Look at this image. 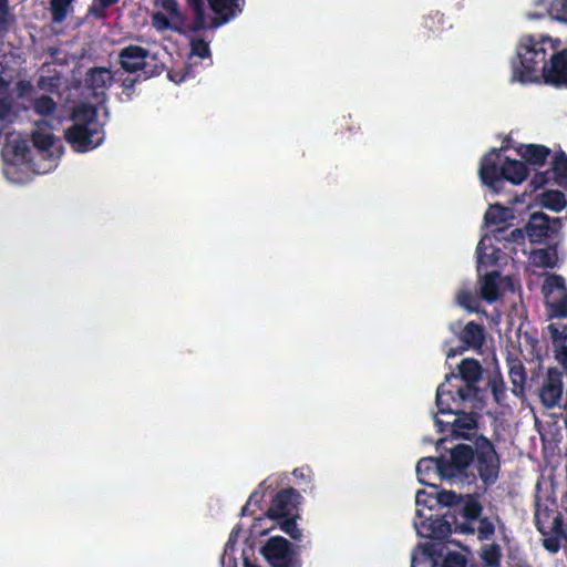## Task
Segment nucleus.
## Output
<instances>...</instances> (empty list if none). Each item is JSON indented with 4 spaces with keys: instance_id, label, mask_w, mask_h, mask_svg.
Returning <instances> with one entry per match:
<instances>
[{
    "instance_id": "f257e3e1",
    "label": "nucleus",
    "mask_w": 567,
    "mask_h": 567,
    "mask_svg": "<svg viewBox=\"0 0 567 567\" xmlns=\"http://www.w3.org/2000/svg\"><path fill=\"white\" fill-rule=\"evenodd\" d=\"M458 370L460 375L447 374L437 388L434 423L441 433L447 432L452 436L467 439L475 429L476 421L471 414H460V409L475 395V383L481 379L482 368L476 360L464 359L458 364Z\"/></svg>"
},
{
    "instance_id": "f03ea898",
    "label": "nucleus",
    "mask_w": 567,
    "mask_h": 567,
    "mask_svg": "<svg viewBox=\"0 0 567 567\" xmlns=\"http://www.w3.org/2000/svg\"><path fill=\"white\" fill-rule=\"evenodd\" d=\"M55 122L39 121L32 132L33 145L41 162L33 164L30 150L24 140L11 136L3 147V173L8 181L23 184L31 179L34 173L44 174L52 171L63 153V146L53 133Z\"/></svg>"
},
{
    "instance_id": "7ed1b4c3",
    "label": "nucleus",
    "mask_w": 567,
    "mask_h": 567,
    "mask_svg": "<svg viewBox=\"0 0 567 567\" xmlns=\"http://www.w3.org/2000/svg\"><path fill=\"white\" fill-rule=\"evenodd\" d=\"M555 51L556 42L547 35H523L516 47V59L512 63V80L522 84L540 82L546 58Z\"/></svg>"
},
{
    "instance_id": "20e7f679",
    "label": "nucleus",
    "mask_w": 567,
    "mask_h": 567,
    "mask_svg": "<svg viewBox=\"0 0 567 567\" xmlns=\"http://www.w3.org/2000/svg\"><path fill=\"white\" fill-rule=\"evenodd\" d=\"M73 125L65 132V138L75 152L84 153L102 144L104 132L94 107L81 104L72 114Z\"/></svg>"
},
{
    "instance_id": "39448f33",
    "label": "nucleus",
    "mask_w": 567,
    "mask_h": 567,
    "mask_svg": "<svg viewBox=\"0 0 567 567\" xmlns=\"http://www.w3.org/2000/svg\"><path fill=\"white\" fill-rule=\"evenodd\" d=\"M478 173L483 184L495 193L499 190L498 184L502 181L519 185L528 175L527 167L523 162L511 159L502 151L496 150L487 153L482 158Z\"/></svg>"
},
{
    "instance_id": "423d86ee",
    "label": "nucleus",
    "mask_w": 567,
    "mask_h": 567,
    "mask_svg": "<svg viewBox=\"0 0 567 567\" xmlns=\"http://www.w3.org/2000/svg\"><path fill=\"white\" fill-rule=\"evenodd\" d=\"M193 13V30L219 27L243 10L244 0H187Z\"/></svg>"
},
{
    "instance_id": "0eeeda50",
    "label": "nucleus",
    "mask_w": 567,
    "mask_h": 567,
    "mask_svg": "<svg viewBox=\"0 0 567 567\" xmlns=\"http://www.w3.org/2000/svg\"><path fill=\"white\" fill-rule=\"evenodd\" d=\"M298 495L288 489L277 494L268 509V517L277 520L280 528L293 539L301 537V532L296 523V504Z\"/></svg>"
},
{
    "instance_id": "6e6552de",
    "label": "nucleus",
    "mask_w": 567,
    "mask_h": 567,
    "mask_svg": "<svg viewBox=\"0 0 567 567\" xmlns=\"http://www.w3.org/2000/svg\"><path fill=\"white\" fill-rule=\"evenodd\" d=\"M152 23L157 31L169 30L178 33L194 31L193 22L186 23L185 13L176 0H155Z\"/></svg>"
},
{
    "instance_id": "1a4fd4ad",
    "label": "nucleus",
    "mask_w": 567,
    "mask_h": 567,
    "mask_svg": "<svg viewBox=\"0 0 567 567\" xmlns=\"http://www.w3.org/2000/svg\"><path fill=\"white\" fill-rule=\"evenodd\" d=\"M543 292L550 318L567 317V290L560 276H548L543 285Z\"/></svg>"
},
{
    "instance_id": "9d476101",
    "label": "nucleus",
    "mask_w": 567,
    "mask_h": 567,
    "mask_svg": "<svg viewBox=\"0 0 567 567\" xmlns=\"http://www.w3.org/2000/svg\"><path fill=\"white\" fill-rule=\"evenodd\" d=\"M260 553L271 567H295L290 543L280 536L271 537Z\"/></svg>"
},
{
    "instance_id": "9b49d317",
    "label": "nucleus",
    "mask_w": 567,
    "mask_h": 567,
    "mask_svg": "<svg viewBox=\"0 0 567 567\" xmlns=\"http://www.w3.org/2000/svg\"><path fill=\"white\" fill-rule=\"evenodd\" d=\"M480 280V295L481 297L493 302L502 297L506 291H513L514 284L508 277H501L496 271L488 272L487 270L483 274Z\"/></svg>"
},
{
    "instance_id": "f8f14e48",
    "label": "nucleus",
    "mask_w": 567,
    "mask_h": 567,
    "mask_svg": "<svg viewBox=\"0 0 567 567\" xmlns=\"http://www.w3.org/2000/svg\"><path fill=\"white\" fill-rule=\"evenodd\" d=\"M416 475L421 484L435 487L437 480L452 477L454 473L446 464L441 463L439 460L424 457L416 465Z\"/></svg>"
},
{
    "instance_id": "ddd939ff",
    "label": "nucleus",
    "mask_w": 567,
    "mask_h": 567,
    "mask_svg": "<svg viewBox=\"0 0 567 567\" xmlns=\"http://www.w3.org/2000/svg\"><path fill=\"white\" fill-rule=\"evenodd\" d=\"M549 56L550 63H545L542 80L554 86H567V51H555Z\"/></svg>"
},
{
    "instance_id": "4468645a",
    "label": "nucleus",
    "mask_w": 567,
    "mask_h": 567,
    "mask_svg": "<svg viewBox=\"0 0 567 567\" xmlns=\"http://www.w3.org/2000/svg\"><path fill=\"white\" fill-rule=\"evenodd\" d=\"M499 240L496 235H484L480 240L476 249L478 274H483L489 266L496 265L502 260L503 254L501 248L495 245Z\"/></svg>"
},
{
    "instance_id": "2eb2a0df",
    "label": "nucleus",
    "mask_w": 567,
    "mask_h": 567,
    "mask_svg": "<svg viewBox=\"0 0 567 567\" xmlns=\"http://www.w3.org/2000/svg\"><path fill=\"white\" fill-rule=\"evenodd\" d=\"M414 528L421 537L424 538H444L451 533L450 525L440 517L425 515L422 518L416 517Z\"/></svg>"
},
{
    "instance_id": "dca6fc26",
    "label": "nucleus",
    "mask_w": 567,
    "mask_h": 567,
    "mask_svg": "<svg viewBox=\"0 0 567 567\" xmlns=\"http://www.w3.org/2000/svg\"><path fill=\"white\" fill-rule=\"evenodd\" d=\"M514 210L512 207L501 204H491L485 212L484 221L486 226L495 227L501 233L514 219Z\"/></svg>"
},
{
    "instance_id": "f3484780",
    "label": "nucleus",
    "mask_w": 567,
    "mask_h": 567,
    "mask_svg": "<svg viewBox=\"0 0 567 567\" xmlns=\"http://www.w3.org/2000/svg\"><path fill=\"white\" fill-rule=\"evenodd\" d=\"M147 51L141 47H128L121 51L122 66L128 72H135L144 66Z\"/></svg>"
},
{
    "instance_id": "a211bd4d",
    "label": "nucleus",
    "mask_w": 567,
    "mask_h": 567,
    "mask_svg": "<svg viewBox=\"0 0 567 567\" xmlns=\"http://www.w3.org/2000/svg\"><path fill=\"white\" fill-rule=\"evenodd\" d=\"M563 394V381L558 375L549 374L540 390V400L547 406L556 405Z\"/></svg>"
},
{
    "instance_id": "6ab92c4d",
    "label": "nucleus",
    "mask_w": 567,
    "mask_h": 567,
    "mask_svg": "<svg viewBox=\"0 0 567 567\" xmlns=\"http://www.w3.org/2000/svg\"><path fill=\"white\" fill-rule=\"evenodd\" d=\"M549 230V218L544 213H534L530 215L526 225V234L530 241L542 240Z\"/></svg>"
},
{
    "instance_id": "aec40b11",
    "label": "nucleus",
    "mask_w": 567,
    "mask_h": 567,
    "mask_svg": "<svg viewBox=\"0 0 567 567\" xmlns=\"http://www.w3.org/2000/svg\"><path fill=\"white\" fill-rule=\"evenodd\" d=\"M480 473L486 483L494 482L497 476L498 462L495 452L491 447L483 452L480 457Z\"/></svg>"
},
{
    "instance_id": "412c9836",
    "label": "nucleus",
    "mask_w": 567,
    "mask_h": 567,
    "mask_svg": "<svg viewBox=\"0 0 567 567\" xmlns=\"http://www.w3.org/2000/svg\"><path fill=\"white\" fill-rule=\"evenodd\" d=\"M112 79L113 76L110 70L105 68H96L92 69L87 73L86 83L97 95L111 84Z\"/></svg>"
},
{
    "instance_id": "4be33fe9",
    "label": "nucleus",
    "mask_w": 567,
    "mask_h": 567,
    "mask_svg": "<svg viewBox=\"0 0 567 567\" xmlns=\"http://www.w3.org/2000/svg\"><path fill=\"white\" fill-rule=\"evenodd\" d=\"M436 550L433 545L419 547L412 555L411 567H436Z\"/></svg>"
},
{
    "instance_id": "5701e85b",
    "label": "nucleus",
    "mask_w": 567,
    "mask_h": 567,
    "mask_svg": "<svg viewBox=\"0 0 567 567\" xmlns=\"http://www.w3.org/2000/svg\"><path fill=\"white\" fill-rule=\"evenodd\" d=\"M473 460V451L468 445H457L451 452V465L453 472L461 471L470 465Z\"/></svg>"
},
{
    "instance_id": "b1692460",
    "label": "nucleus",
    "mask_w": 567,
    "mask_h": 567,
    "mask_svg": "<svg viewBox=\"0 0 567 567\" xmlns=\"http://www.w3.org/2000/svg\"><path fill=\"white\" fill-rule=\"evenodd\" d=\"M416 517L422 518L437 506L436 492L417 491L415 495Z\"/></svg>"
},
{
    "instance_id": "393cba45",
    "label": "nucleus",
    "mask_w": 567,
    "mask_h": 567,
    "mask_svg": "<svg viewBox=\"0 0 567 567\" xmlns=\"http://www.w3.org/2000/svg\"><path fill=\"white\" fill-rule=\"evenodd\" d=\"M55 107L56 105L53 99L47 95H41L37 97L33 103L34 112L38 115L43 116V121L52 120V122H55V124H60V117H56L54 115Z\"/></svg>"
},
{
    "instance_id": "a878e982",
    "label": "nucleus",
    "mask_w": 567,
    "mask_h": 567,
    "mask_svg": "<svg viewBox=\"0 0 567 567\" xmlns=\"http://www.w3.org/2000/svg\"><path fill=\"white\" fill-rule=\"evenodd\" d=\"M539 204L553 212L559 213L566 206L565 195L559 190H546L538 196Z\"/></svg>"
},
{
    "instance_id": "bb28decb",
    "label": "nucleus",
    "mask_w": 567,
    "mask_h": 567,
    "mask_svg": "<svg viewBox=\"0 0 567 567\" xmlns=\"http://www.w3.org/2000/svg\"><path fill=\"white\" fill-rule=\"evenodd\" d=\"M529 264L537 268L554 267L557 262V255L553 249H536L529 255Z\"/></svg>"
},
{
    "instance_id": "cd10ccee",
    "label": "nucleus",
    "mask_w": 567,
    "mask_h": 567,
    "mask_svg": "<svg viewBox=\"0 0 567 567\" xmlns=\"http://www.w3.org/2000/svg\"><path fill=\"white\" fill-rule=\"evenodd\" d=\"M462 340L471 348H480L484 342L483 328L474 322H468L462 333Z\"/></svg>"
},
{
    "instance_id": "c85d7f7f",
    "label": "nucleus",
    "mask_w": 567,
    "mask_h": 567,
    "mask_svg": "<svg viewBox=\"0 0 567 567\" xmlns=\"http://www.w3.org/2000/svg\"><path fill=\"white\" fill-rule=\"evenodd\" d=\"M519 153L523 158L533 163V164H542L548 156L549 152L546 147L540 145H523L519 148Z\"/></svg>"
},
{
    "instance_id": "c756f323",
    "label": "nucleus",
    "mask_w": 567,
    "mask_h": 567,
    "mask_svg": "<svg viewBox=\"0 0 567 567\" xmlns=\"http://www.w3.org/2000/svg\"><path fill=\"white\" fill-rule=\"evenodd\" d=\"M74 0H51L53 20L62 22L73 11Z\"/></svg>"
},
{
    "instance_id": "7c9ffc66",
    "label": "nucleus",
    "mask_w": 567,
    "mask_h": 567,
    "mask_svg": "<svg viewBox=\"0 0 567 567\" xmlns=\"http://www.w3.org/2000/svg\"><path fill=\"white\" fill-rule=\"evenodd\" d=\"M456 301L458 306L466 309L467 311H476L478 309V301L476 296H474L470 290L463 288L458 291L456 296Z\"/></svg>"
},
{
    "instance_id": "2f4dec72",
    "label": "nucleus",
    "mask_w": 567,
    "mask_h": 567,
    "mask_svg": "<svg viewBox=\"0 0 567 567\" xmlns=\"http://www.w3.org/2000/svg\"><path fill=\"white\" fill-rule=\"evenodd\" d=\"M440 556H443L442 567H466V559L461 553L440 550Z\"/></svg>"
},
{
    "instance_id": "473e14b6",
    "label": "nucleus",
    "mask_w": 567,
    "mask_h": 567,
    "mask_svg": "<svg viewBox=\"0 0 567 567\" xmlns=\"http://www.w3.org/2000/svg\"><path fill=\"white\" fill-rule=\"evenodd\" d=\"M503 246L505 248L516 250L522 247L525 243V233L522 229H514L508 236H505Z\"/></svg>"
},
{
    "instance_id": "72a5a7b5",
    "label": "nucleus",
    "mask_w": 567,
    "mask_h": 567,
    "mask_svg": "<svg viewBox=\"0 0 567 567\" xmlns=\"http://www.w3.org/2000/svg\"><path fill=\"white\" fill-rule=\"evenodd\" d=\"M549 13L554 19L567 23V0H553Z\"/></svg>"
},
{
    "instance_id": "f704fd0d",
    "label": "nucleus",
    "mask_w": 567,
    "mask_h": 567,
    "mask_svg": "<svg viewBox=\"0 0 567 567\" xmlns=\"http://www.w3.org/2000/svg\"><path fill=\"white\" fill-rule=\"evenodd\" d=\"M481 557L487 566H496L499 560V548L496 545H486L482 548Z\"/></svg>"
},
{
    "instance_id": "c9c22d12",
    "label": "nucleus",
    "mask_w": 567,
    "mask_h": 567,
    "mask_svg": "<svg viewBox=\"0 0 567 567\" xmlns=\"http://www.w3.org/2000/svg\"><path fill=\"white\" fill-rule=\"evenodd\" d=\"M547 330L550 333V337L553 338L556 348L559 349L564 341V338L567 336L566 326H563L560 323H550L548 324Z\"/></svg>"
},
{
    "instance_id": "e433bc0d",
    "label": "nucleus",
    "mask_w": 567,
    "mask_h": 567,
    "mask_svg": "<svg viewBox=\"0 0 567 567\" xmlns=\"http://www.w3.org/2000/svg\"><path fill=\"white\" fill-rule=\"evenodd\" d=\"M480 514H481L480 504L473 498L466 499V502L464 503V506H463L464 517L467 520H474L478 517Z\"/></svg>"
},
{
    "instance_id": "4c0bfd02",
    "label": "nucleus",
    "mask_w": 567,
    "mask_h": 567,
    "mask_svg": "<svg viewBox=\"0 0 567 567\" xmlns=\"http://www.w3.org/2000/svg\"><path fill=\"white\" fill-rule=\"evenodd\" d=\"M11 21L12 17L9 12L7 0H0V33L7 31Z\"/></svg>"
},
{
    "instance_id": "58836bf2",
    "label": "nucleus",
    "mask_w": 567,
    "mask_h": 567,
    "mask_svg": "<svg viewBox=\"0 0 567 567\" xmlns=\"http://www.w3.org/2000/svg\"><path fill=\"white\" fill-rule=\"evenodd\" d=\"M494 532H495V526L491 520L484 518L480 522V526L477 529L480 539L491 538V536L494 534Z\"/></svg>"
},
{
    "instance_id": "ea45409f",
    "label": "nucleus",
    "mask_w": 567,
    "mask_h": 567,
    "mask_svg": "<svg viewBox=\"0 0 567 567\" xmlns=\"http://www.w3.org/2000/svg\"><path fill=\"white\" fill-rule=\"evenodd\" d=\"M192 53L198 58H206L209 54V47L203 40L192 41Z\"/></svg>"
},
{
    "instance_id": "a19ab883",
    "label": "nucleus",
    "mask_w": 567,
    "mask_h": 567,
    "mask_svg": "<svg viewBox=\"0 0 567 567\" xmlns=\"http://www.w3.org/2000/svg\"><path fill=\"white\" fill-rule=\"evenodd\" d=\"M436 497H437V506L439 505L452 506L456 503V501L458 498L455 493L447 492V491L436 492Z\"/></svg>"
},
{
    "instance_id": "79ce46f5",
    "label": "nucleus",
    "mask_w": 567,
    "mask_h": 567,
    "mask_svg": "<svg viewBox=\"0 0 567 567\" xmlns=\"http://www.w3.org/2000/svg\"><path fill=\"white\" fill-rule=\"evenodd\" d=\"M561 538L560 532L556 530L555 536L547 537L543 540V545L548 551L556 553L560 547Z\"/></svg>"
},
{
    "instance_id": "37998d69",
    "label": "nucleus",
    "mask_w": 567,
    "mask_h": 567,
    "mask_svg": "<svg viewBox=\"0 0 567 567\" xmlns=\"http://www.w3.org/2000/svg\"><path fill=\"white\" fill-rule=\"evenodd\" d=\"M553 169L558 177L567 178V156H559L555 159Z\"/></svg>"
},
{
    "instance_id": "c03bdc74",
    "label": "nucleus",
    "mask_w": 567,
    "mask_h": 567,
    "mask_svg": "<svg viewBox=\"0 0 567 567\" xmlns=\"http://www.w3.org/2000/svg\"><path fill=\"white\" fill-rule=\"evenodd\" d=\"M511 377H512L513 383L516 388L515 392H517V391L522 392V385L525 380L522 368H513L511 370Z\"/></svg>"
},
{
    "instance_id": "a18cd8bd",
    "label": "nucleus",
    "mask_w": 567,
    "mask_h": 567,
    "mask_svg": "<svg viewBox=\"0 0 567 567\" xmlns=\"http://www.w3.org/2000/svg\"><path fill=\"white\" fill-rule=\"evenodd\" d=\"M557 352V359L561 364L567 367V336L564 338V341L559 349H556Z\"/></svg>"
},
{
    "instance_id": "49530a36",
    "label": "nucleus",
    "mask_w": 567,
    "mask_h": 567,
    "mask_svg": "<svg viewBox=\"0 0 567 567\" xmlns=\"http://www.w3.org/2000/svg\"><path fill=\"white\" fill-rule=\"evenodd\" d=\"M10 110L4 102H0V131L4 127V124L9 120Z\"/></svg>"
},
{
    "instance_id": "de8ad7c7",
    "label": "nucleus",
    "mask_w": 567,
    "mask_h": 567,
    "mask_svg": "<svg viewBox=\"0 0 567 567\" xmlns=\"http://www.w3.org/2000/svg\"><path fill=\"white\" fill-rule=\"evenodd\" d=\"M457 530L463 534H473L475 532V527L473 525V520H467L457 526Z\"/></svg>"
},
{
    "instance_id": "09e8293b",
    "label": "nucleus",
    "mask_w": 567,
    "mask_h": 567,
    "mask_svg": "<svg viewBox=\"0 0 567 567\" xmlns=\"http://www.w3.org/2000/svg\"><path fill=\"white\" fill-rule=\"evenodd\" d=\"M293 475L302 481H307L310 477V471L308 468H297L293 471Z\"/></svg>"
},
{
    "instance_id": "8fccbe9b",
    "label": "nucleus",
    "mask_w": 567,
    "mask_h": 567,
    "mask_svg": "<svg viewBox=\"0 0 567 567\" xmlns=\"http://www.w3.org/2000/svg\"><path fill=\"white\" fill-rule=\"evenodd\" d=\"M462 352V349L457 350V349H450L447 352H446V357L450 359V358H453V357H456L457 354H460Z\"/></svg>"
},
{
    "instance_id": "3c124183",
    "label": "nucleus",
    "mask_w": 567,
    "mask_h": 567,
    "mask_svg": "<svg viewBox=\"0 0 567 567\" xmlns=\"http://www.w3.org/2000/svg\"><path fill=\"white\" fill-rule=\"evenodd\" d=\"M102 2L103 6H109L111 3H113L115 0H100Z\"/></svg>"
},
{
    "instance_id": "603ef678",
    "label": "nucleus",
    "mask_w": 567,
    "mask_h": 567,
    "mask_svg": "<svg viewBox=\"0 0 567 567\" xmlns=\"http://www.w3.org/2000/svg\"><path fill=\"white\" fill-rule=\"evenodd\" d=\"M244 567H258V566H256V565H254V564H251V563H249V561L245 560V565H244Z\"/></svg>"
},
{
    "instance_id": "864d4df0",
    "label": "nucleus",
    "mask_w": 567,
    "mask_h": 567,
    "mask_svg": "<svg viewBox=\"0 0 567 567\" xmlns=\"http://www.w3.org/2000/svg\"><path fill=\"white\" fill-rule=\"evenodd\" d=\"M4 86H6V82L2 79H0V91L2 89H4Z\"/></svg>"
},
{
    "instance_id": "5fc2aeb1",
    "label": "nucleus",
    "mask_w": 567,
    "mask_h": 567,
    "mask_svg": "<svg viewBox=\"0 0 567 567\" xmlns=\"http://www.w3.org/2000/svg\"><path fill=\"white\" fill-rule=\"evenodd\" d=\"M124 85H125V90H128V89L132 87V83L128 84V83L125 82Z\"/></svg>"
},
{
    "instance_id": "6e6d98bb",
    "label": "nucleus",
    "mask_w": 567,
    "mask_h": 567,
    "mask_svg": "<svg viewBox=\"0 0 567 567\" xmlns=\"http://www.w3.org/2000/svg\"><path fill=\"white\" fill-rule=\"evenodd\" d=\"M445 440H446L445 437H442V439H440V440L437 441V443L440 444V443L444 442Z\"/></svg>"
}]
</instances>
